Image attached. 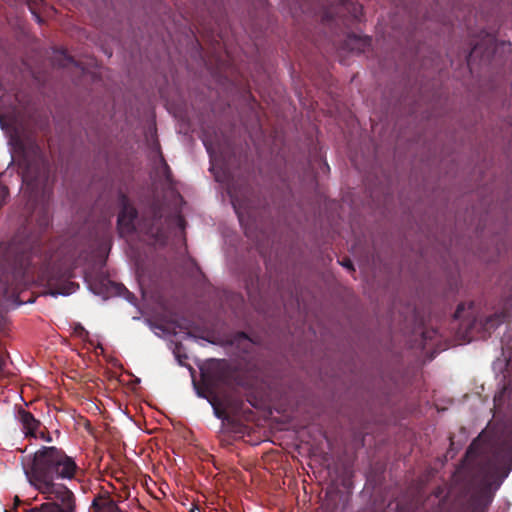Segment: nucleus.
Masks as SVG:
<instances>
[{"label":"nucleus","mask_w":512,"mask_h":512,"mask_svg":"<svg viewBox=\"0 0 512 512\" xmlns=\"http://www.w3.org/2000/svg\"><path fill=\"white\" fill-rule=\"evenodd\" d=\"M80 472L74 458L55 446H43L35 452L31 466V482L49 500L45 504H55L60 509L75 508V498L65 485L55 483L56 479L71 480Z\"/></svg>","instance_id":"1"},{"label":"nucleus","mask_w":512,"mask_h":512,"mask_svg":"<svg viewBox=\"0 0 512 512\" xmlns=\"http://www.w3.org/2000/svg\"><path fill=\"white\" fill-rule=\"evenodd\" d=\"M22 182L24 196L27 198V209L32 211L31 217L38 211L37 219L40 229H46L50 223L48 205L52 193L50 181V163L42 148L35 141L22 144Z\"/></svg>","instance_id":"2"},{"label":"nucleus","mask_w":512,"mask_h":512,"mask_svg":"<svg viewBox=\"0 0 512 512\" xmlns=\"http://www.w3.org/2000/svg\"><path fill=\"white\" fill-rule=\"evenodd\" d=\"M32 247L15 236L10 242L0 243V331L7 325L5 313L18 307V290L29 269Z\"/></svg>","instance_id":"3"},{"label":"nucleus","mask_w":512,"mask_h":512,"mask_svg":"<svg viewBox=\"0 0 512 512\" xmlns=\"http://www.w3.org/2000/svg\"><path fill=\"white\" fill-rule=\"evenodd\" d=\"M138 282L142 294V299L146 309L151 310L155 315L153 318H146L145 321L150 329L157 335H160V276L158 273H151L141 270L138 274Z\"/></svg>","instance_id":"4"},{"label":"nucleus","mask_w":512,"mask_h":512,"mask_svg":"<svg viewBox=\"0 0 512 512\" xmlns=\"http://www.w3.org/2000/svg\"><path fill=\"white\" fill-rule=\"evenodd\" d=\"M203 144L210 157L211 169H220L223 171L224 175L228 177L230 174V166L233 159L236 157L235 148L230 139L226 137L223 139H219L218 137L210 139L208 136H205Z\"/></svg>","instance_id":"5"},{"label":"nucleus","mask_w":512,"mask_h":512,"mask_svg":"<svg viewBox=\"0 0 512 512\" xmlns=\"http://www.w3.org/2000/svg\"><path fill=\"white\" fill-rule=\"evenodd\" d=\"M122 208L117 219L120 236L130 235L136 231L137 210L130 204L129 199L121 194Z\"/></svg>","instance_id":"6"},{"label":"nucleus","mask_w":512,"mask_h":512,"mask_svg":"<svg viewBox=\"0 0 512 512\" xmlns=\"http://www.w3.org/2000/svg\"><path fill=\"white\" fill-rule=\"evenodd\" d=\"M201 13H206L209 20L206 19V16L204 15H197L193 16L194 25L195 28L200 32L201 30L207 31V30H213L212 28V22H217L216 19V12L220 10V4L217 3L215 0H203L202 2Z\"/></svg>","instance_id":"7"},{"label":"nucleus","mask_w":512,"mask_h":512,"mask_svg":"<svg viewBox=\"0 0 512 512\" xmlns=\"http://www.w3.org/2000/svg\"><path fill=\"white\" fill-rule=\"evenodd\" d=\"M17 419L21 423L22 430L26 437H38V430L42 428V424L31 412L24 408H19Z\"/></svg>","instance_id":"8"},{"label":"nucleus","mask_w":512,"mask_h":512,"mask_svg":"<svg viewBox=\"0 0 512 512\" xmlns=\"http://www.w3.org/2000/svg\"><path fill=\"white\" fill-rule=\"evenodd\" d=\"M228 194L230 196L233 208L236 214L238 215L239 220L241 221L242 215L244 211L248 210L249 205L246 203L244 199H242L241 195L233 185L228 186Z\"/></svg>","instance_id":"9"},{"label":"nucleus","mask_w":512,"mask_h":512,"mask_svg":"<svg viewBox=\"0 0 512 512\" xmlns=\"http://www.w3.org/2000/svg\"><path fill=\"white\" fill-rule=\"evenodd\" d=\"M340 6L350 14L353 20H361L363 7L360 4L354 3L352 0H340Z\"/></svg>","instance_id":"10"},{"label":"nucleus","mask_w":512,"mask_h":512,"mask_svg":"<svg viewBox=\"0 0 512 512\" xmlns=\"http://www.w3.org/2000/svg\"><path fill=\"white\" fill-rule=\"evenodd\" d=\"M52 63L57 67H68L76 64L74 59L68 55L64 50H57L54 52Z\"/></svg>","instance_id":"11"},{"label":"nucleus","mask_w":512,"mask_h":512,"mask_svg":"<svg viewBox=\"0 0 512 512\" xmlns=\"http://www.w3.org/2000/svg\"><path fill=\"white\" fill-rule=\"evenodd\" d=\"M78 287H79L78 284L68 281V282L62 283L61 285H59L55 288H50L49 294L52 296H57V295L67 296V295L74 293Z\"/></svg>","instance_id":"12"},{"label":"nucleus","mask_w":512,"mask_h":512,"mask_svg":"<svg viewBox=\"0 0 512 512\" xmlns=\"http://www.w3.org/2000/svg\"><path fill=\"white\" fill-rule=\"evenodd\" d=\"M75 508L60 509L55 504H42L39 507L24 509V512H74Z\"/></svg>","instance_id":"13"},{"label":"nucleus","mask_w":512,"mask_h":512,"mask_svg":"<svg viewBox=\"0 0 512 512\" xmlns=\"http://www.w3.org/2000/svg\"><path fill=\"white\" fill-rule=\"evenodd\" d=\"M230 343L237 347H243V350L247 351V348L250 346L251 340L245 332H237L232 336Z\"/></svg>","instance_id":"14"},{"label":"nucleus","mask_w":512,"mask_h":512,"mask_svg":"<svg viewBox=\"0 0 512 512\" xmlns=\"http://www.w3.org/2000/svg\"><path fill=\"white\" fill-rule=\"evenodd\" d=\"M143 486L147 493L155 500L158 499L157 492L160 491V487L158 486L157 481L153 480L151 477L145 478L143 480Z\"/></svg>","instance_id":"15"},{"label":"nucleus","mask_w":512,"mask_h":512,"mask_svg":"<svg viewBox=\"0 0 512 512\" xmlns=\"http://www.w3.org/2000/svg\"><path fill=\"white\" fill-rule=\"evenodd\" d=\"M145 233L150 234L153 236L156 240L160 236V226L157 225V216L156 213L154 214V217L152 219V223L145 228Z\"/></svg>","instance_id":"16"},{"label":"nucleus","mask_w":512,"mask_h":512,"mask_svg":"<svg viewBox=\"0 0 512 512\" xmlns=\"http://www.w3.org/2000/svg\"><path fill=\"white\" fill-rule=\"evenodd\" d=\"M29 10L31 11L32 15L34 16L35 20L38 23L42 22L40 13L38 12V4L42 2L41 0H26Z\"/></svg>","instance_id":"17"},{"label":"nucleus","mask_w":512,"mask_h":512,"mask_svg":"<svg viewBox=\"0 0 512 512\" xmlns=\"http://www.w3.org/2000/svg\"><path fill=\"white\" fill-rule=\"evenodd\" d=\"M349 41H356L359 44L358 49L361 51H365L371 45V38L367 36L364 38L356 37L355 35L350 36Z\"/></svg>","instance_id":"18"},{"label":"nucleus","mask_w":512,"mask_h":512,"mask_svg":"<svg viewBox=\"0 0 512 512\" xmlns=\"http://www.w3.org/2000/svg\"><path fill=\"white\" fill-rule=\"evenodd\" d=\"M114 289V292L118 295H127V298L130 300L134 298V296L124 287L122 284L110 283Z\"/></svg>","instance_id":"19"},{"label":"nucleus","mask_w":512,"mask_h":512,"mask_svg":"<svg viewBox=\"0 0 512 512\" xmlns=\"http://www.w3.org/2000/svg\"><path fill=\"white\" fill-rule=\"evenodd\" d=\"M486 511H487V504H484L483 502L476 500L471 503L468 512H486Z\"/></svg>","instance_id":"20"},{"label":"nucleus","mask_w":512,"mask_h":512,"mask_svg":"<svg viewBox=\"0 0 512 512\" xmlns=\"http://www.w3.org/2000/svg\"><path fill=\"white\" fill-rule=\"evenodd\" d=\"M480 51H481V45H479V44H476V45L472 48L471 52H470V53H469V55L467 56V64H468L469 66H470V65H471V63H472L473 58H474V57H476V56H478V54L480 53Z\"/></svg>","instance_id":"21"},{"label":"nucleus","mask_w":512,"mask_h":512,"mask_svg":"<svg viewBox=\"0 0 512 512\" xmlns=\"http://www.w3.org/2000/svg\"><path fill=\"white\" fill-rule=\"evenodd\" d=\"M162 181L165 179L166 181L170 180V167L162 157Z\"/></svg>","instance_id":"22"},{"label":"nucleus","mask_w":512,"mask_h":512,"mask_svg":"<svg viewBox=\"0 0 512 512\" xmlns=\"http://www.w3.org/2000/svg\"><path fill=\"white\" fill-rule=\"evenodd\" d=\"M464 310H465V304L464 303L458 304L456 311L454 313V318L461 319L463 317Z\"/></svg>","instance_id":"23"},{"label":"nucleus","mask_w":512,"mask_h":512,"mask_svg":"<svg viewBox=\"0 0 512 512\" xmlns=\"http://www.w3.org/2000/svg\"><path fill=\"white\" fill-rule=\"evenodd\" d=\"M37 438H40V439L45 440L47 442H51L52 441V438L49 435V433L45 432V431H41V429L38 430V437Z\"/></svg>","instance_id":"24"},{"label":"nucleus","mask_w":512,"mask_h":512,"mask_svg":"<svg viewBox=\"0 0 512 512\" xmlns=\"http://www.w3.org/2000/svg\"><path fill=\"white\" fill-rule=\"evenodd\" d=\"M340 264L342 266L346 267L347 269L354 271L352 261L349 258H343V260L340 262Z\"/></svg>","instance_id":"25"},{"label":"nucleus","mask_w":512,"mask_h":512,"mask_svg":"<svg viewBox=\"0 0 512 512\" xmlns=\"http://www.w3.org/2000/svg\"><path fill=\"white\" fill-rule=\"evenodd\" d=\"M6 364L5 354L0 350V372L3 371Z\"/></svg>","instance_id":"26"},{"label":"nucleus","mask_w":512,"mask_h":512,"mask_svg":"<svg viewBox=\"0 0 512 512\" xmlns=\"http://www.w3.org/2000/svg\"><path fill=\"white\" fill-rule=\"evenodd\" d=\"M321 170L323 173H328L330 171V167L326 161L322 163Z\"/></svg>","instance_id":"27"},{"label":"nucleus","mask_w":512,"mask_h":512,"mask_svg":"<svg viewBox=\"0 0 512 512\" xmlns=\"http://www.w3.org/2000/svg\"><path fill=\"white\" fill-rule=\"evenodd\" d=\"M75 330H76V332H77L79 335H82V333H86V334H87V332L85 331V329H84L80 324H78V325H77V327H76V329H75Z\"/></svg>","instance_id":"28"},{"label":"nucleus","mask_w":512,"mask_h":512,"mask_svg":"<svg viewBox=\"0 0 512 512\" xmlns=\"http://www.w3.org/2000/svg\"><path fill=\"white\" fill-rule=\"evenodd\" d=\"M175 355H176V357H177V359H178L180 364H183V359H187L186 355L182 356L181 354H179L177 352H175Z\"/></svg>","instance_id":"29"},{"label":"nucleus","mask_w":512,"mask_h":512,"mask_svg":"<svg viewBox=\"0 0 512 512\" xmlns=\"http://www.w3.org/2000/svg\"><path fill=\"white\" fill-rule=\"evenodd\" d=\"M93 508L95 510V512H101L102 508L99 506V504L97 502H93Z\"/></svg>","instance_id":"30"},{"label":"nucleus","mask_w":512,"mask_h":512,"mask_svg":"<svg viewBox=\"0 0 512 512\" xmlns=\"http://www.w3.org/2000/svg\"><path fill=\"white\" fill-rule=\"evenodd\" d=\"M491 52H493V49L490 51V49H486V54L482 56V58H486L487 60L490 59Z\"/></svg>","instance_id":"31"},{"label":"nucleus","mask_w":512,"mask_h":512,"mask_svg":"<svg viewBox=\"0 0 512 512\" xmlns=\"http://www.w3.org/2000/svg\"><path fill=\"white\" fill-rule=\"evenodd\" d=\"M178 223L181 228H184L185 221L181 216L178 217Z\"/></svg>","instance_id":"32"},{"label":"nucleus","mask_w":512,"mask_h":512,"mask_svg":"<svg viewBox=\"0 0 512 512\" xmlns=\"http://www.w3.org/2000/svg\"><path fill=\"white\" fill-rule=\"evenodd\" d=\"M0 190H1V192H2L4 195H6V194L8 193V190H7V188H6V187H1V188H0Z\"/></svg>","instance_id":"33"},{"label":"nucleus","mask_w":512,"mask_h":512,"mask_svg":"<svg viewBox=\"0 0 512 512\" xmlns=\"http://www.w3.org/2000/svg\"><path fill=\"white\" fill-rule=\"evenodd\" d=\"M473 446H474V442L469 446V448L467 450V454L471 453Z\"/></svg>","instance_id":"34"},{"label":"nucleus","mask_w":512,"mask_h":512,"mask_svg":"<svg viewBox=\"0 0 512 512\" xmlns=\"http://www.w3.org/2000/svg\"><path fill=\"white\" fill-rule=\"evenodd\" d=\"M19 503H20V500H19V498L16 496V497H15V506H17Z\"/></svg>","instance_id":"35"},{"label":"nucleus","mask_w":512,"mask_h":512,"mask_svg":"<svg viewBox=\"0 0 512 512\" xmlns=\"http://www.w3.org/2000/svg\"><path fill=\"white\" fill-rule=\"evenodd\" d=\"M488 42H489L490 44H492V42H493V38H492V37H489V38H488Z\"/></svg>","instance_id":"36"},{"label":"nucleus","mask_w":512,"mask_h":512,"mask_svg":"<svg viewBox=\"0 0 512 512\" xmlns=\"http://www.w3.org/2000/svg\"><path fill=\"white\" fill-rule=\"evenodd\" d=\"M161 243H162V246H163V245H164V239H163V238H162V240H161Z\"/></svg>","instance_id":"37"}]
</instances>
